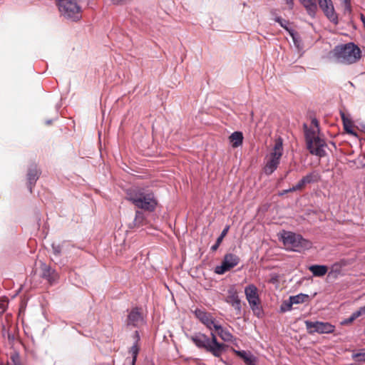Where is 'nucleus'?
<instances>
[{"instance_id":"f257e3e1","label":"nucleus","mask_w":365,"mask_h":365,"mask_svg":"<svg viewBox=\"0 0 365 365\" xmlns=\"http://www.w3.org/2000/svg\"><path fill=\"white\" fill-rule=\"evenodd\" d=\"M125 199L139 209L153 212L157 206L154 194L143 187H131L126 191Z\"/></svg>"},{"instance_id":"f03ea898","label":"nucleus","mask_w":365,"mask_h":365,"mask_svg":"<svg viewBox=\"0 0 365 365\" xmlns=\"http://www.w3.org/2000/svg\"><path fill=\"white\" fill-rule=\"evenodd\" d=\"M312 124L316 129L309 128L307 124H304V138L307 144V148L312 155L322 158L326 155L325 148L327 143L325 140L317 135L319 132V121L316 118L312 120Z\"/></svg>"},{"instance_id":"7ed1b4c3","label":"nucleus","mask_w":365,"mask_h":365,"mask_svg":"<svg viewBox=\"0 0 365 365\" xmlns=\"http://www.w3.org/2000/svg\"><path fill=\"white\" fill-rule=\"evenodd\" d=\"M190 340L200 349H205L215 357H220L225 349L224 344L219 343L215 333L211 332V340L204 334H196L190 337Z\"/></svg>"},{"instance_id":"20e7f679","label":"nucleus","mask_w":365,"mask_h":365,"mask_svg":"<svg viewBox=\"0 0 365 365\" xmlns=\"http://www.w3.org/2000/svg\"><path fill=\"white\" fill-rule=\"evenodd\" d=\"M333 53L337 61L344 64L354 63L359 61L361 57L360 48L354 43L336 46Z\"/></svg>"},{"instance_id":"39448f33","label":"nucleus","mask_w":365,"mask_h":365,"mask_svg":"<svg viewBox=\"0 0 365 365\" xmlns=\"http://www.w3.org/2000/svg\"><path fill=\"white\" fill-rule=\"evenodd\" d=\"M61 14L68 20L77 21L82 17L81 7L77 0H56Z\"/></svg>"},{"instance_id":"423d86ee","label":"nucleus","mask_w":365,"mask_h":365,"mask_svg":"<svg viewBox=\"0 0 365 365\" xmlns=\"http://www.w3.org/2000/svg\"><path fill=\"white\" fill-rule=\"evenodd\" d=\"M283 244L287 250L301 252L311 247L312 243L302 235L292 232H284L282 236Z\"/></svg>"},{"instance_id":"0eeeda50","label":"nucleus","mask_w":365,"mask_h":365,"mask_svg":"<svg viewBox=\"0 0 365 365\" xmlns=\"http://www.w3.org/2000/svg\"><path fill=\"white\" fill-rule=\"evenodd\" d=\"M282 140L281 138H278L275 141L273 150L264 168V171L267 175H271L277 168L282 155Z\"/></svg>"},{"instance_id":"6e6552de","label":"nucleus","mask_w":365,"mask_h":365,"mask_svg":"<svg viewBox=\"0 0 365 365\" xmlns=\"http://www.w3.org/2000/svg\"><path fill=\"white\" fill-rule=\"evenodd\" d=\"M304 324L309 334H314V333L330 334L333 333L335 329V327L329 322L307 320L304 322Z\"/></svg>"},{"instance_id":"1a4fd4ad","label":"nucleus","mask_w":365,"mask_h":365,"mask_svg":"<svg viewBox=\"0 0 365 365\" xmlns=\"http://www.w3.org/2000/svg\"><path fill=\"white\" fill-rule=\"evenodd\" d=\"M240 257L232 253L226 254L222 262L221 265L217 266L215 272L217 274H223L227 271L237 266L240 262Z\"/></svg>"},{"instance_id":"9d476101","label":"nucleus","mask_w":365,"mask_h":365,"mask_svg":"<svg viewBox=\"0 0 365 365\" xmlns=\"http://www.w3.org/2000/svg\"><path fill=\"white\" fill-rule=\"evenodd\" d=\"M225 301L235 309L237 315L241 314V300L239 298L238 292L235 285L229 287Z\"/></svg>"},{"instance_id":"9b49d317","label":"nucleus","mask_w":365,"mask_h":365,"mask_svg":"<svg viewBox=\"0 0 365 365\" xmlns=\"http://www.w3.org/2000/svg\"><path fill=\"white\" fill-rule=\"evenodd\" d=\"M245 294L251 309L254 311L260 303L257 288L254 284H249L245 289Z\"/></svg>"},{"instance_id":"f8f14e48","label":"nucleus","mask_w":365,"mask_h":365,"mask_svg":"<svg viewBox=\"0 0 365 365\" xmlns=\"http://www.w3.org/2000/svg\"><path fill=\"white\" fill-rule=\"evenodd\" d=\"M194 313L195 317L210 330L214 329L215 326L217 324L212 314L209 312L197 309Z\"/></svg>"},{"instance_id":"ddd939ff","label":"nucleus","mask_w":365,"mask_h":365,"mask_svg":"<svg viewBox=\"0 0 365 365\" xmlns=\"http://www.w3.org/2000/svg\"><path fill=\"white\" fill-rule=\"evenodd\" d=\"M41 171L38 168V166L35 163H31L27 171L26 179H27V187L29 191L32 192V188L35 185L37 180L39 178Z\"/></svg>"},{"instance_id":"4468645a","label":"nucleus","mask_w":365,"mask_h":365,"mask_svg":"<svg viewBox=\"0 0 365 365\" xmlns=\"http://www.w3.org/2000/svg\"><path fill=\"white\" fill-rule=\"evenodd\" d=\"M143 317L140 312V309L135 307L132 309L128 314L126 323L127 325L138 327L143 322Z\"/></svg>"},{"instance_id":"2eb2a0df","label":"nucleus","mask_w":365,"mask_h":365,"mask_svg":"<svg viewBox=\"0 0 365 365\" xmlns=\"http://www.w3.org/2000/svg\"><path fill=\"white\" fill-rule=\"evenodd\" d=\"M233 352L242 359L247 365H257V358L250 352L233 349Z\"/></svg>"},{"instance_id":"dca6fc26","label":"nucleus","mask_w":365,"mask_h":365,"mask_svg":"<svg viewBox=\"0 0 365 365\" xmlns=\"http://www.w3.org/2000/svg\"><path fill=\"white\" fill-rule=\"evenodd\" d=\"M43 278L47 279L51 284L55 282L57 279V274L51 269V267L46 264L41 266Z\"/></svg>"},{"instance_id":"f3484780","label":"nucleus","mask_w":365,"mask_h":365,"mask_svg":"<svg viewBox=\"0 0 365 365\" xmlns=\"http://www.w3.org/2000/svg\"><path fill=\"white\" fill-rule=\"evenodd\" d=\"M134 335H135V342L130 348V349L128 351V353L132 356L131 365L135 364L137 356H138L139 351H140V346L138 345V341L140 340V336H139L138 331H135Z\"/></svg>"},{"instance_id":"a211bd4d","label":"nucleus","mask_w":365,"mask_h":365,"mask_svg":"<svg viewBox=\"0 0 365 365\" xmlns=\"http://www.w3.org/2000/svg\"><path fill=\"white\" fill-rule=\"evenodd\" d=\"M214 329L217 332L218 336L225 341H231L233 336L226 329H224L218 323L215 326Z\"/></svg>"},{"instance_id":"6ab92c4d","label":"nucleus","mask_w":365,"mask_h":365,"mask_svg":"<svg viewBox=\"0 0 365 365\" xmlns=\"http://www.w3.org/2000/svg\"><path fill=\"white\" fill-rule=\"evenodd\" d=\"M309 270L314 277H323L327 274L328 267L326 265L314 264L309 267Z\"/></svg>"},{"instance_id":"aec40b11","label":"nucleus","mask_w":365,"mask_h":365,"mask_svg":"<svg viewBox=\"0 0 365 365\" xmlns=\"http://www.w3.org/2000/svg\"><path fill=\"white\" fill-rule=\"evenodd\" d=\"M229 138L233 148H237L242 144L243 135L242 132L235 131L231 134Z\"/></svg>"},{"instance_id":"412c9836","label":"nucleus","mask_w":365,"mask_h":365,"mask_svg":"<svg viewBox=\"0 0 365 365\" xmlns=\"http://www.w3.org/2000/svg\"><path fill=\"white\" fill-rule=\"evenodd\" d=\"M323 11L326 16L330 20V21H331L334 24H338V16L337 14L335 13L332 3L329 4V6L324 9Z\"/></svg>"},{"instance_id":"4be33fe9","label":"nucleus","mask_w":365,"mask_h":365,"mask_svg":"<svg viewBox=\"0 0 365 365\" xmlns=\"http://www.w3.org/2000/svg\"><path fill=\"white\" fill-rule=\"evenodd\" d=\"M145 217L143 212L140 210H137L135 212V219L133 222V227H139L140 226H143L145 224Z\"/></svg>"},{"instance_id":"5701e85b","label":"nucleus","mask_w":365,"mask_h":365,"mask_svg":"<svg viewBox=\"0 0 365 365\" xmlns=\"http://www.w3.org/2000/svg\"><path fill=\"white\" fill-rule=\"evenodd\" d=\"M320 178V175L317 171H313L303 177L307 184L318 182Z\"/></svg>"},{"instance_id":"b1692460","label":"nucleus","mask_w":365,"mask_h":365,"mask_svg":"<svg viewBox=\"0 0 365 365\" xmlns=\"http://www.w3.org/2000/svg\"><path fill=\"white\" fill-rule=\"evenodd\" d=\"M229 228H230L229 226H226V227L222 230L221 235L217 239L216 242L215 243V245H213L211 247V250L212 251L215 252V251H216L218 249L219 246L222 243V241L223 240V238L227 235V234L228 232V230H229Z\"/></svg>"},{"instance_id":"393cba45","label":"nucleus","mask_w":365,"mask_h":365,"mask_svg":"<svg viewBox=\"0 0 365 365\" xmlns=\"http://www.w3.org/2000/svg\"><path fill=\"white\" fill-rule=\"evenodd\" d=\"M293 304H302L307 302L309 299V296L304 294H299L295 296L289 297Z\"/></svg>"},{"instance_id":"a878e982","label":"nucleus","mask_w":365,"mask_h":365,"mask_svg":"<svg viewBox=\"0 0 365 365\" xmlns=\"http://www.w3.org/2000/svg\"><path fill=\"white\" fill-rule=\"evenodd\" d=\"M341 118L343 121L344 130L347 133H352L351 128H352L353 124H352L351 120L348 118L344 113H341Z\"/></svg>"},{"instance_id":"bb28decb","label":"nucleus","mask_w":365,"mask_h":365,"mask_svg":"<svg viewBox=\"0 0 365 365\" xmlns=\"http://www.w3.org/2000/svg\"><path fill=\"white\" fill-rule=\"evenodd\" d=\"M307 185V182H305L304 179L302 178L294 186L289 188V190H284L285 193L289 192H294L297 190H302L305 185Z\"/></svg>"},{"instance_id":"cd10ccee","label":"nucleus","mask_w":365,"mask_h":365,"mask_svg":"<svg viewBox=\"0 0 365 365\" xmlns=\"http://www.w3.org/2000/svg\"><path fill=\"white\" fill-rule=\"evenodd\" d=\"M307 185V182H305L304 179L302 178L294 186L289 188V190H284L285 193L289 192H294L297 190H302L305 185Z\"/></svg>"},{"instance_id":"c85d7f7f","label":"nucleus","mask_w":365,"mask_h":365,"mask_svg":"<svg viewBox=\"0 0 365 365\" xmlns=\"http://www.w3.org/2000/svg\"><path fill=\"white\" fill-rule=\"evenodd\" d=\"M307 10L314 12L317 10L316 0H301Z\"/></svg>"},{"instance_id":"c756f323","label":"nucleus","mask_w":365,"mask_h":365,"mask_svg":"<svg viewBox=\"0 0 365 365\" xmlns=\"http://www.w3.org/2000/svg\"><path fill=\"white\" fill-rule=\"evenodd\" d=\"M292 305H293V303L290 298H289L287 300L283 301L280 306L281 312L284 313V312L291 310Z\"/></svg>"},{"instance_id":"7c9ffc66","label":"nucleus","mask_w":365,"mask_h":365,"mask_svg":"<svg viewBox=\"0 0 365 365\" xmlns=\"http://www.w3.org/2000/svg\"><path fill=\"white\" fill-rule=\"evenodd\" d=\"M344 8V12L350 14L351 12V0H340Z\"/></svg>"},{"instance_id":"2f4dec72","label":"nucleus","mask_w":365,"mask_h":365,"mask_svg":"<svg viewBox=\"0 0 365 365\" xmlns=\"http://www.w3.org/2000/svg\"><path fill=\"white\" fill-rule=\"evenodd\" d=\"M352 358L356 361H365V352L354 354L352 355Z\"/></svg>"},{"instance_id":"473e14b6","label":"nucleus","mask_w":365,"mask_h":365,"mask_svg":"<svg viewBox=\"0 0 365 365\" xmlns=\"http://www.w3.org/2000/svg\"><path fill=\"white\" fill-rule=\"evenodd\" d=\"M357 317L355 315L354 312L350 316V317L345 319L341 322V325H348L351 324Z\"/></svg>"},{"instance_id":"72a5a7b5","label":"nucleus","mask_w":365,"mask_h":365,"mask_svg":"<svg viewBox=\"0 0 365 365\" xmlns=\"http://www.w3.org/2000/svg\"><path fill=\"white\" fill-rule=\"evenodd\" d=\"M319 6L323 11L325 9L327 6H329V4H331V0H318Z\"/></svg>"},{"instance_id":"f704fd0d","label":"nucleus","mask_w":365,"mask_h":365,"mask_svg":"<svg viewBox=\"0 0 365 365\" xmlns=\"http://www.w3.org/2000/svg\"><path fill=\"white\" fill-rule=\"evenodd\" d=\"M11 363L8 365H21L18 355H13L11 356Z\"/></svg>"},{"instance_id":"c9c22d12","label":"nucleus","mask_w":365,"mask_h":365,"mask_svg":"<svg viewBox=\"0 0 365 365\" xmlns=\"http://www.w3.org/2000/svg\"><path fill=\"white\" fill-rule=\"evenodd\" d=\"M7 305L6 300L0 299V316L5 312Z\"/></svg>"},{"instance_id":"e433bc0d","label":"nucleus","mask_w":365,"mask_h":365,"mask_svg":"<svg viewBox=\"0 0 365 365\" xmlns=\"http://www.w3.org/2000/svg\"><path fill=\"white\" fill-rule=\"evenodd\" d=\"M354 314L357 318L361 316H365V306L359 308V309L356 311Z\"/></svg>"},{"instance_id":"4c0bfd02","label":"nucleus","mask_w":365,"mask_h":365,"mask_svg":"<svg viewBox=\"0 0 365 365\" xmlns=\"http://www.w3.org/2000/svg\"><path fill=\"white\" fill-rule=\"evenodd\" d=\"M53 252L56 255H58L61 252V249L59 245L55 246L54 245H52Z\"/></svg>"},{"instance_id":"58836bf2","label":"nucleus","mask_w":365,"mask_h":365,"mask_svg":"<svg viewBox=\"0 0 365 365\" xmlns=\"http://www.w3.org/2000/svg\"><path fill=\"white\" fill-rule=\"evenodd\" d=\"M288 7L292 9L294 6V0H284Z\"/></svg>"},{"instance_id":"ea45409f","label":"nucleus","mask_w":365,"mask_h":365,"mask_svg":"<svg viewBox=\"0 0 365 365\" xmlns=\"http://www.w3.org/2000/svg\"><path fill=\"white\" fill-rule=\"evenodd\" d=\"M360 17H361V21L363 23V25L365 27V16H364L363 14H361Z\"/></svg>"},{"instance_id":"a19ab883","label":"nucleus","mask_w":365,"mask_h":365,"mask_svg":"<svg viewBox=\"0 0 365 365\" xmlns=\"http://www.w3.org/2000/svg\"><path fill=\"white\" fill-rule=\"evenodd\" d=\"M277 21L280 24V25L282 27L285 28V26L284 25V23L282 22L283 21L281 19L278 18Z\"/></svg>"},{"instance_id":"79ce46f5","label":"nucleus","mask_w":365,"mask_h":365,"mask_svg":"<svg viewBox=\"0 0 365 365\" xmlns=\"http://www.w3.org/2000/svg\"><path fill=\"white\" fill-rule=\"evenodd\" d=\"M195 361H197L199 359H193Z\"/></svg>"}]
</instances>
